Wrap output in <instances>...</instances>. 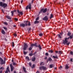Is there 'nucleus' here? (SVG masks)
<instances>
[{
	"instance_id": "f257e3e1",
	"label": "nucleus",
	"mask_w": 73,
	"mask_h": 73,
	"mask_svg": "<svg viewBox=\"0 0 73 73\" xmlns=\"http://www.w3.org/2000/svg\"><path fill=\"white\" fill-rule=\"evenodd\" d=\"M69 36V37H68L67 38H66L64 40H63V44L65 45V44H66V43H68V40H69V38H70V39H72V38H73V34H72V35Z\"/></svg>"
},
{
	"instance_id": "f03ea898",
	"label": "nucleus",
	"mask_w": 73,
	"mask_h": 73,
	"mask_svg": "<svg viewBox=\"0 0 73 73\" xmlns=\"http://www.w3.org/2000/svg\"><path fill=\"white\" fill-rule=\"evenodd\" d=\"M0 5L1 7H2L4 8H5L7 7V4L5 3H3V2H0Z\"/></svg>"
},
{
	"instance_id": "7ed1b4c3",
	"label": "nucleus",
	"mask_w": 73,
	"mask_h": 73,
	"mask_svg": "<svg viewBox=\"0 0 73 73\" xmlns=\"http://www.w3.org/2000/svg\"><path fill=\"white\" fill-rule=\"evenodd\" d=\"M24 46L23 47V49L24 50H26L27 48L28 47V45L27 44V43H24Z\"/></svg>"
},
{
	"instance_id": "20e7f679",
	"label": "nucleus",
	"mask_w": 73,
	"mask_h": 73,
	"mask_svg": "<svg viewBox=\"0 0 73 73\" xmlns=\"http://www.w3.org/2000/svg\"><path fill=\"white\" fill-rule=\"evenodd\" d=\"M39 69L41 70H46V69H47V68H46V67H45L44 66H41L40 67Z\"/></svg>"
},
{
	"instance_id": "39448f33",
	"label": "nucleus",
	"mask_w": 73,
	"mask_h": 73,
	"mask_svg": "<svg viewBox=\"0 0 73 73\" xmlns=\"http://www.w3.org/2000/svg\"><path fill=\"white\" fill-rule=\"evenodd\" d=\"M28 8H29V9H31V3H30L29 4V5H28L26 7V9H27H27H28Z\"/></svg>"
},
{
	"instance_id": "423d86ee",
	"label": "nucleus",
	"mask_w": 73,
	"mask_h": 73,
	"mask_svg": "<svg viewBox=\"0 0 73 73\" xmlns=\"http://www.w3.org/2000/svg\"><path fill=\"white\" fill-rule=\"evenodd\" d=\"M31 47L33 48L34 46L36 47V48L38 47V45H37V43H35V44H31Z\"/></svg>"
},
{
	"instance_id": "0eeeda50",
	"label": "nucleus",
	"mask_w": 73,
	"mask_h": 73,
	"mask_svg": "<svg viewBox=\"0 0 73 73\" xmlns=\"http://www.w3.org/2000/svg\"><path fill=\"white\" fill-rule=\"evenodd\" d=\"M43 20H45V21H47L48 20V16H46L43 19Z\"/></svg>"
},
{
	"instance_id": "6e6552de",
	"label": "nucleus",
	"mask_w": 73,
	"mask_h": 73,
	"mask_svg": "<svg viewBox=\"0 0 73 73\" xmlns=\"http://www.w3.org/2000/svg\"><path fill=\"white\" fill-rule=\"evenodd\" d=\"M10 66L11 68V71L12 72V71H13V66L12 65V64H10Z\"/></svg>"
},
{
	"instance_id": "1a4fd4ad",
	"label": "nucleus",
	"mask_w": 73,
	"mask_h": 73,
	"mask_svg": "<svg viewBox=\"0 0 73 73\" xmlns=\"http://www.w3.org/2000/svg\"><path fill=\"white\" fill-rule=\"evenodd\" d=\"M16 12V10H15L13 11H11V13L12 16H13V13H14V12Z\"/></svg>"
},
{
	"instance_id": "9d476101",
	"label": "nucleus",
	"mask_w": 73,
	"mask_h": 73,
	"mask_svg": "<svg viewBox=\"0 0 73 73\" xmlns=\"http://www.w3.org/2000/svg\"><path fill=\"white\" fill-rule=\"evenodd\" d=\"M43 9L42 11L43 13H45V12H47V9L46 8L45 9Z\"/></svg>"
},
{
	"instance_id": "9b49d317",
	"label": "nucleus",
	"mask_w": 73,
	"mask_h": 73,
	"mask_svg": "<svg viewBox=\"0 0 73 73\" xmlns=\"http://www.w3.org/2000/svg\"><path fill=\"white\" fill-rule=\"evenodd\" d=\"M10 72L9 71V67H7V68L6 71L5 72V73H8V72Z\"/></svg>"
},
{
	"instance_id": "f8f14e48",
	"label": "nucleus",
	"mask_w": 73,
	"mask_h": 73,
	"mask_svg": "<svg viewBox=\"0 0 73 73\" xmlns=\"http://www.w3.org/2000/svg\"><path fill=\"white\" fill-rule=\"evenodd\" d=\"M38 47L39 48L40 50H41V49H42V47L41 46V44H38Z\"/></svg>"
},
{
	"instance_id": "ddd939ff",
	"label": "nucleus",
	"mask_w": 73,
	"mask_h": 73,
	"mask_svg": "<svg viewBox=\"0 0 73 73\" xmlns=\"http://www.w3.org/2000/svg\"><path fill=\"white\" fill-rule=\"evenodd\" d=\"M20 27H25V24L24 23H22L20 25Z\"/></svg>"
},
{
	"instance_id": "4468645a",
	"label": "nucleus",
	"mask_w": 73,
	"mask_h": 73,
	"mask_svg": "<svg viewBox=\"0 0 73 73\" xmlns=\"http://www.w3.org/2000/svg\"><path fill=\"white\" fill-rule=\"evenodd\" d=\"M0 61H1V65H3V60L2 58H0Z\"/></svg>"
},
{
	"instance_id": "2eb2a0df",
	"label": "nucleus",
	"mask_w": 73,
	"mask_h": 73,
	"mask_svg": "<svg viewBox=\"0 0 73 73\" xmlns=\"http://www.w3.org/2000/svg\"><path fill=\"white\" fill-rule=\"evenodd\" d=\"M23 70L24 72L27 73V72L26 71V68L24 67H23Z\"/></svg>"
},
{
	"instance_id": "dca6fc26",
	"label": "nucleus",
	"mask_w": 73,
	"mask_h": 73,
	"mask_svg": "<svg viewBox=\"0 0 73 73\" xmlns=\"http://www.w3.org/2000/svg\"><path fill=\"white\" fill-rule=\"evenodd\" d=\"M68 33L67 34V35L68 36H70V35H71V33L69 31H68Z\"/></svg>"
},
{
	"instance_id": "f3484780",
	"label": "nucleus",
	"mask_w": 73,
	"mask_h": 73,
	"mask_svg": "<svg viewBox=\"0 0 73 73\" xmlns=\"http://www.w3.org/2000/svg\"><path fill=\"white\" fill-rule=\"evenodd\" d=\"M65 68L67 70L68 69H69V67L68 66V65L66 64V65Z\"/></svg>"
},
{
	"instance_id": "a211bd4d",
	"label": "nucleus",
	"mask_w": 73,
	"mask_h": 73,
	"mask_svg": "<svg viewBox=\"0 0 73 73\" xmlns=\"http://www.w3.org/2000/svg\"><path fill=\"white\" fill-rule=\"evenodd\" d=\"M19 15H23V12L22 11L20 12L19 11Z\"/></svg>"
},
{
	"instance_id": "6ab92c4d",
	"label": "nucleus",
	"mask_w": 73,
	"mask_h": 73,
	"mask_svg": "<svg viewBox=\"0 0 73 73\" xmlns=\"http://www.w3.org/2000/svg\"><path fill=\"white\" fill-rule=\"evenodd\" d=\"M53 18V15L52 14H50V19H52V18Z\"/></svg>"
},
{
	"instance_id": "aec40b11",
	"label": "nucleus",
	"mask_w": 73,
	"mask_h": 73,
	"mask_svg": "<svg viewBox=\"0 0 73 73\" xmlns=\"http://www.w3.org/2000/svg\"><path fill=\"white\" fill-rule=\"evenodd\" d=\"M48 60L50 62H51L52 61V59L50 57H49L48 59Z\"/></svg>"
},
{
	"instance_id": "412c9836",
	"label": "nucleus",
	"mask_w": 73,
	"mask_h": 73,
	"mask_svg": "<svg viewBox=\"0 0 73 73\" xmlns=\"http://www.w3.org/2000/svg\"><path fill=\"white\" fill-rule=\"evenodd\" d=\"M35 60H36V57H34L32 58V61H35Z\"/></svg>"
},
{
	"instance_id": "4be33fe9",
	"label": "nucleus",
	"mask_w": 73,
	"mask_h": 73,
	"mask_svg": "<svg viewBox=\"0 0 73 73\" xmlns=\"http://www.w3.org/2000/svg\"><path fill=\"white\" fill-rule=\"evenodd\" d=\"M43 10H44L43 8L42 9L40 10V11L39 12V14H40V13H42V11H43Z\"/></svg>"
},
{
	"instance_id": "5701e85b",
	"label": "nucleus",
	"mask_w": 73,
	"mask_h": 73,
	"mask_svg": "<svg viewBox=\"0 0 73 73\" xmlns=\"http://www.w3.org/2000/svg\"><path fill=\"white\" fill-rule=\"evenodd\" d=\"M6 17L8 19H9L10 20H11V17H10L9 16H6Z\"/></svg>"
},
{
	"instance_id": "b1692460",
	"label": "nucleus",
	"mask_w": 73,
	"mask_h": 73,
	"mask_svg": "<svg viewBox=\"0 0 73 73\" xmlns=\"http://www.w3.org/2000/svg\"><path fill=\"white\" fill-rule=\"evenodd\" d=\"M53 58H54V59H56V58L57 59V58H58V57H57V56H53Z\"/></svg>"
},
{
	"instance_id": "393cba45",
	"label": "nucleus",
	"mask_w": 73,
	"mask_h": 73,
	"mask_svg": "<svg viewBox=\"0 0 73 73\" xmlns=\"http://www.w3.org/2000/svg\"><path fill=\"white\" fill-rule=\"evenodd\" d=\"M63 53L62 51H59L58 52V54H62Z\"/></svg>"
},
{
	"instance_id": "a878e982",
	"label": "nucleus",
	"mask_w": 73,
	"mask_h": 73,
	"mask_svg": "<svg viewBox=\"0 0 73 73\" xmlns=\"http://www.w3.org/2000/svg\"><path fill=\"white\" fill-rule=\"evenodd\" d=\"M1 32L3 34V35H5V31H4V30H2L1 31Z\"/></svg>"
},
{
	"instance_id": "bb28decb",
	"label": "nucleus",
	"mask_w": 73,
	"mask_h": 73,
	"mask_svg": "<svg viewBox=\"0 0 73 73\" xmlns=\"http://www.w3.org/2000/svg\"><path fill=\"white\" fill-rule=\"evenodd\" d=\"M38 23H39V21H35L34 24H38Z\"/></svg>"
},
{
	"instance_id": "cd10ccee",
	"label": "nucleus",
	"mask_w": 73,
	"mask_h": 73,
	"mask_svg": "<svg viewBox=\"0 0 73 73\" xmlns=\"http://www.w3.org/2000/svg\"><path fill=\"white\" fill-rule=\"evenodd\" d=\"M28 21H26L25 23V26H28Z\"/></svg>"
},
{
	"instance_id": "c85d7f7f",
	"label": "nucleus",
	"mask_w": 73,
	"mask_h": 73,
	"mask_svg": "<svg viewBox=\"0 0 73 73\" xmlns=\"http://www.w3.org/2000/svg\"><path fill=\"white\" fill-rule=\"evenodd\" d=\"M40 65L42 66V65H44V63H43V62H41L40 64Z\"/></svg>"
},
{
	"instance_id": "c756f323",
	"label": "nucleus",
	"mask_w": 73,
	"mask_h": 73,
	"mask_svg": "<svg viewBox=\"0 0 73 73\" xmlns=\"http://www.w3.org/2000/svg\"><path fill=\"white\" fill-rule=\"evenodd\" d=\"M53 64H50V68H53Z\"/></svg>"
},
{
	"instance_id": "7c9ffc66",
	"label": "nucleus",
	"mask_w": 73,
	"mask_h": 73,
	"mask_svg": "<svg viewBox=\"0 0 73 73\" xmlns=\"http://www.w3.org/2000/svg\"><path fill=\"white\" fill-rule=\"evenodd\" d=\"M48 52L49 53H52L53 52V51L52 50H49L48 51Z\"/></svg>"
},
{
	"instance_id": "2f4dec72",
	"label": "nucleus",
	"mask_w": 73,
	"mask_h": 73,
	"mask_svg": "<svg viewBox=\"0 0 73 73\" xmlns=\"http://www.w3.org/2000/svg\"><path fill=\"white\" fill-rule=\"evenodd\" d=\"M26 58L27 60H28V61H29V57H28V56L26 57Z\"/></svg>"
},
{
	"instance_id": "473e14b6",
	"label": "nucleus",
	"mask_w": 73,
	"mask_h": 73,
	"mask_svg": "<svg viewBox=\"0 0 73 73\" xmlns=\"http://www.w3.org/2000/svg\"><path fill=\"white\" fill-rule=\"evenodd\" d=\"M32 48H33L32 47H30L29 48V50H32Z\"/></svg>"
},
{
	"instance_id": "72a5a7b5",
	"label": "nucleus",
	"mask_w": 73,
	"mask_h": 73,
	"mask_svg": "<svg viewBox=\"0 0 73 73\" xmlns=\"http://www.w3.org/2000/svg\"><path fill=\"white\" fill-rule=\"evenodd\" d=\"M70 54H71V55H73V51H71L70 52Z\"/></svg>"
},
{
	"instance_id": "f704fd0d",
	"label": "nucleus",
	"mask_w": 73,
	"mask_h": 73,
	"mask_svg": "<svg viewBox=\"0 0 73 73\" xmlns=\"http://www.w3.org/2000/svg\"><path fill=\"white\" fill-rule=\"evenodd\" d=\"M58 37L59 38H62V37L61 36V35H60V34L58 35Z\"/></svg>"
},
{
	"instance_id": "c9c22d12",
	"label": "nucleus",
	"mask_w": 73,
	"mask_h": 73,
	"mask_svg": "<svg viewBox=\"0 0 73 73\" xmlns=\"http://www.w3.org/2000/svg\"><path fill=\"white\" fill-rule=\"evenodd\" d=\"M29 55L30 56H33V54L31 53H30L29 54Z\"/></svg>"
},
{
	"instance_id": "e433bc0d",
	"label": "nucleus",
	"mask_w": 73,
	"mask_h": 73,
	"mask_svg": "<svg viewBox=\"0 0 73 73\" xmlns=\"http://www.w3.org/2000/svg\"><path fill=\"white\" fill-rule=\"evenodd\" d=\"M43 35V34L42 33H40L39 34V36H42Z\"/></svg>"
},
{
	"instance_id": "4c0bfd02",
	"label": "nucleus",
	"mask_w": 73,
	"mask_h": 73,
	"mask_svg": "<svg viewBox=\"0 0 73 73\" xmlns=\"http://www.w3.org/2000/svg\"><path fill=\"white\" fill-rule=\"evenodd\" d=\"M4 67H1L0 68V69L1 70H4Z\"/></svg>"
},
{
	"instance_id": "58836bf2",
	"label": "nucleus",
	"mask_w": 73,
	"mask_h": 73,
	"mask_svg": "<svg viewBox=\"0 0 73 73\" xmlns=\"http://www.w3.org/2000/svg\"><path fill=\"white\" fill-rule=\"evenodd\" d=\"M70 61L71 62H73V58H71L70 60Z\"/></svg>"
},
{
	"instance_id": "ea45409f",
	"label": "nucleus",
	"mask_w": 73,
	"mask_h": 73,
	"mask_svg": "<svg viewBox=\"0 0 73 73\" xmlns=\"http://www.w3.org/2000/svg\"><path fill=\"white\" fill-rule=\"evenodd\" d=\"M28 25L29 26H30L31 25V23H30V22H28Z\"/></svg>"
},
{
	"instance_id": "a19ab883",
	"label": "nucleus",
	"mask_w": 73,
	"mask_h": 73,
	"mask_svg": "<svg viewBox=\"0 0 73 73\" xmlns=\"http://www.w3.org/2000/svg\"><path fill=\"white\" fill-rule=\"evenodd\" d=\"M45 55L46 56H48L49 55V54L48 52H46V53H45Z\"/></svg>"
},
{
	"instance_id": "79ce46f5",
	"label": "nucleus",
	"mask_w": 73,
	"mask_h": 73,
	"mask_svg": "<svg viewBox=\"0 0 73 73\" xmlns=\"http://www.w3.org/2000/svg\"><path fill=\"white\" fill-rule=\"evenodd\" d=\"M66 44L67 45H69V44H70V42H68V43H66Z\"/></svg>"
},
{
	"instance_id": "37998d69",
	"label": "nucleus",
	"mask_w": 73,
	"mask_h": 73,
	"mask_svg": "<svg viewBox=\"0 0 73 73\" xmlns=\"http://www.w3.org/2000/svg\"><path fill=\"white\" fill-rule=\"evenodd\" d=\"M35 67V64H33V66L32 67V68H34Z\"/></svg>"
},
{
	"instance_id": "c03bdc74",
	"label": "nucleus",
	"mask_w": 73,
	"mask_h": 73,
	"mask_svg": "<svg viewBox=\"0 0 73 73\" xmlns=\"http://www.w3.org/2000/svg\"><path fill=\"white\" fill-rule=\"evenodd\" d=\"M24 54H27V52L24 51H23Z\"/></svg>"
},
{
	"instance_id": "a18cd8bd",
	"label": "nucleus",
	"mask_w": 73,
	"mask_h": 73,
	"mask_svg": "<svg viewBox=\"0 0 73 73\" xmlns=\"http://www.w3.org/2000/svg\"><path fill=\"white\" fill-rule=\"evenodd\" d=\"M12 46L14 47V43L13 42H12Z\"/></svg>"
},
{
	"instance_id": "49530a36",
	"label": "nucleus",
	"mask_w": 73,
	"mask_h": 73,
	"mask_svg": "<svg viewBox=\"0 0 73 73\" xmlns=\"http://www.w3.org/2000/svg\"><path fill=\"white\" fill-rule=\"evenodd\" d=\"M29 66H31L32 65V63L31 62H30L29 63Z\"/></svg>"
},
{
	"instance_id": "de8ad7c7",
	"label": "nucleus",
	"mask_w": 73,
	"mask_h": 73,
	"mask_svg": "<svg viewBox=\"0 0 73 73\" xmlns=\"http://www.w3.org/2000/svg\"><path fill=\"white\" fill-rule=\"evenodd\" d=\"M3 28H4V29H5V30H7V28L6 27H4Z\"/></svg>"
},
{
	"instance_id": "09e8293b",
	"label": "nucleus",
	"mask_w": 73,
	"mask_h": 73,
	"mask_svg": "<svg viewBox=\"0 0 73 73\" xmlns=\"http://www.w3.org/2000/svg\"><path fill=\"white\" fill-rule=\"evenodd\" d=\"M31 28H30L28 30L29 32H31Z\"/></svg>"
},
{
	"instance_id": "8fccbe9b",
	"label": "nucleus",
	"mask_w": 73,
	"mask_h": 73,
	"mask_svg": "<svg viewBox=\"0 0 73 73\" xmlns=\"http://www.w3.org/2000/svg\"><path fill=\"white\" fill-rule=\"evenodd\" d=\"M39 19V17H37V18H36V20H38Z\"/></svg>"
},
{
	"instance_id": "3c124183",
	"label": "nucleus",
	"mask_w": 73,
	"mask_h": 73,
	"mask_svg": "<svg viewBox=\"0 0 73 73\" xmlns=\"http://www.w3.org/2000/svg\"><path fill=\"white\" fill-rule=\"evenodd\" d=\"M13 65H16V64L15 62L13 63Z\"/></svg>"
},
{
	"instance_id": "603ef678",
	"label": "nucleus",
	"mask_w": 73,
	"mask_h": 73,
	"mask_svg": "<svg viewBox=\"0 0 73 73\" xmlns=\"http://www.w3.org/2000/svg\"><path fill=\"white\" fill-rule=\"evenodd\" d=\"M4 24H5V25H8V23H7L6 22H4Z\"/></svg>"
},
{
	"instance_id": "864d4df0",
	"label": "nucleus",
	"mask_w": 73,
	"mask_h": 73,
	"mask_svg": "<svg viewBox=\"0 0 73 73\" xmlns=\"http://www.w3.org/2000/svg\"><path fill=\"white\" fill-rule=\"evenodd\" d=\"M14 35L15 37H16V36H17V34H14Z\"/></svg>"
},
{
	"instance_id": "5fc2aeb1",
	"label": "nucleus",
	"mask_w": 73,
	"mask_h": 73,
	"mask_svg": "<svg viewBox=\"0 0 73 73\" xmlns=\"http://www.w3.org/2000/svg\"><path fill=\"white\" fill-rule=\"evenodd\" d=\"M15 20H16V21H18V19H17V18H15Z\"/></svg>"
},
{
	"instance_id": "6e6d98bb",
	"label": "nucleus",
	"mask_w": 73,
	"mask_h": 73,
	"mask_svg": "<svg viewBox=\"0 0 73 73\" xmlns=\"http://www.w3.org/2000/svg\"><path fill=\"white\" fill-rule=\"evenodd\" d=\"M60 35H63V33L62 32L60 33Z\"/></svg>"
},
{
	"instance_id": "4d7b16f0",
	"label": "nucleus",
	"mask_w": 73,
	"mask_h": 73,
	"mask_svg": "<svg viewBox=\"0 0 73 73\" xmlns=\"http://www.w3.org/2000/svg\"><path fill=\"white\" fill-rule=\"evenodd\" d=\"M58 51H55V53H58Z\"/></svg>"
},
{
	"instance_id": "13d9d810",
	"label": "nucleus",
	"mask_w": 73,
	"mask_h": 73,
	"mask_svg": "<svg viewBox=\"0 0 73 73\" xmlns=\"http://www.w3.org/2000/svg\"><path fill=\"white\" fill-rule=\"evenodd\" d=\"M23 0H22V1H21V4H22V3H23Z\"/></svg>"
},
{
	"instance_id": "bf43d9fd",
	"label": "nucleus",
	"mask_w": 73,
	"mask_h": 73,
	"mask_svg": "<svg viewBox=\"0 0 73 73\" xmlns=\"http://www.w3.org/2000/svg\"><path fill=\"white\" fill-rule=\"evenodd\" d=\"M40 72L38 71H37V72H36V73H39Z\"/></svg>"
},
{
	"instance_id": "052dcab7",
	"label": "nucleus",
	"mask_w": 73,
	"mask_h": 73,
	"mask_svg": "<svg viewBox=\"0 0 73 73\" xmlns=\"http://www.w3.org/2000/svg\"><path fill=\"white\" fill-rule=\"evenodd\" d=\"M35 0H32V3H33V1H34Z\"/></svg>"
},
{
	"instance_id": "680f3d73",
	"label": "nucleus",
	"mask_w": 73,
	"mask_h": 73,
	"mask_svg": "<svg viewBox=\"0 0 73 73\" xmlns=\"http://www.w3.org/2000/svg\"><path fill=\"white\" fill-rule=\"evenodd\" d=\"M3 73V71H0V73Z\"/></svg>"
},
{
	"instance_id": "e2e57ef3",
	"label": "nucleus",
	"mask_w": 73,
	"mask_h": 73,
	"mask_svg": "<svg viewBox=\"0 0 73 73\" xmlns=\"http://www.w3.org/2000/svg\"><path fill=\"white\" fill-rule=\"evenodd\" d=\"M60 67L61 69H62V66H60Z\"/></svg>"
},
{
	"instance_id": "0e129e2a",
	"label": "nucleus",
	"mask_w": 73,
	"mask_h": 73,
	"mask_svg": "<svg viewBox=\"0 0 73 73\" xmlns=\"http://www.w3.org/2000/svg\"><path fill=\"white\" fill-rule=\"evenodd\" d=\"M45 59L46 60V59H47V57H46L45 58Z\"/></svg>"
},
{
	"instance_id": "69168bd1",
	"label": "nucleus",
	"mask_w": 73,
	"mask_h": 73,
	"mask_svg": "<svg viewBox=\"0 0 73 73\" xmlns=\"http://www.w3.org/2000/svg\"><path fill=\"white\" fill-rule=\"evenodd\" d=\"M14 73H16V71H15L14 72Z\"/></svg>"
},
{
	"instance_id": "338daca9",
	"label": "nucleus",
	"mask_w": 73,
	"mask_h": 73,
	"mask_svg": "<svg viewBox=\"0 0 73 73\" xmlns=\"http://www.w3.org/2000/svg\"><path fill=\"white\" fill-rule=\"evenodd\" d=\"M57 69V68H56V67H55L54 68V69Z\"/></svg>"
},
{
	"instance_id": "774afa93",
	"label": "nucleus",
	"mask_w": 73,
	"mask_h": 73,
	"mask_svg": "<svg viewBox=\"0 0 73 73\" xmlns=\"http://www.w3.org/2000/svg\"><path fill=\"white\" fill-rule=\"evenodd\" d=\"M14 27H16V25H14L13 26Z\"/></svg>"
}]
</instances>
